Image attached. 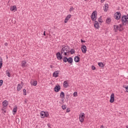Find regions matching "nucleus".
Masks as SVG:
<instances>
[{
    "label": "nucleus",
    "mask_w": 128,
    "mask_h": 128,
    "mask_svg": "<svg viewBox=\"0 0 128 128\" xmlns=\"http://www.w3.org/2000/svg\"><path fill=\"white\" fill-rule=\"evenodd\" d=\"M122 22L123 26H126V24L128 25V14L122 16Z\"/></svg>",
    "instance_id": "obj_2"
},
{
    "label": "nucleus",
    "mask_w": 128,
    "mask_h": 128,
    "mask_svg": "<svg viewBox=\"0 0 128 128\" xmlns=\"http://www.w3.org/2000/svg\"><path fill=\"white\" fill-rule=\"evenodd\" d=\"M64 99H63V100H62V102H64Z\"/></svg>",
    "instance_id": "obj_50"
},
{
    "label": "nucleus",
    "mask_w": 128,
    "mask_h": 128,
    "mask_svg": "<svg viewBox=\"0 0 128 128\" xmlns=\"http://www.w3.org/2000/svg\"><path fill=\"white\" fill-rule=\"evenodd\" d=\"M98 66H99L100 68H104V63L100 62L98 63Z\"/></svg>",
    "instance_id": "obj_22"
},
{
    "label": "nucleus",
    "mask_w": 128,
    "mask_h": 128,
    "mask_svg": "<svg viewBox=\"0 0 128 128\" xmlns=\"http://www.w3.org/2000/svg\"><path fill=\"white\" fill-rule=\"evenodd\" d=\"M58 74H60L59 70L54 72L53 73V76H54V78H58Z\"/></svg>",
    "instance_id": "obj_13"
},
{
    "label": "nucleus",
    "mask_w": 128,
    "mask_h": 128,
    "mask_svg": "<svg viewBox=\"0 0 128 128\" xmlns=\"http://www.w3.org/2000/svg\"><path fill=\"white\" fill-rule=\"evenodd\" d=\"M62 53L60 52H58L56 54V58L59 60H62Z\"/></svg>",
    "instance_id": "obj_7"
},
{
    "label": "nucleus",
    "mask_w": 128,
    "mask_h": 128,
    "mask_svg": "<svg viewBox=\"0 0 128 128\" xmlns=\"http://www.w3.org/2000/svg\"><path fill=\"white\" fill-rule=\"evenodd\" d=\"M54 90L56 92H58L59 90H60V86H56L54 88Z\"/></svg>",
    "instance_id": "obj_8"
},
{
    "label": "nucleus",
    "mask_w": 128,
    "mask_h": 128,
    "mask_svg": "<svg viewBox=\"0 0 128 128\" xmlns=\"http://www.w3.org/2000/svg\"><path fill=\"white\" fill-rule=\"evenodd\" d=\"M114 26H116V25H114Z\"/></svg>",
    "instance_id": "obj_52"
},
{
    "label": "nucleus",
    "mask_w": 128,
    "mask_h": 128,
    "mask_svg": "<svg viewBox=\"0 0 128 128\" xmlns=\"http://www.w3.org/2000/svg\"><path fill=\"white\" fill-rule=\"evenodd\" d=\"M60 96L62 98H64V92H62L60 94Z\"/></svg>",
    "instance_id": "obj_23"
},
{
    "label": "nucleus",
    "mask_w": 128,
    "mask_h": 128,
    "mask_svg": "<svg viewBox=\"0 0 128 128\" xmlns=\"http://www.w3.org/2000/svg\"><path fill=\"white\" fill-rule=\"evenodd\" d=\"M68 94H66V98H68Z\"/></svg>",
    "instance_id": "obj_44"
},
{
    "label": "nucleus",
    "mask_w": 128,
    "mask_h": 128,
    "mask_svg": "<svg viewBox=\"0 0 128 128\" xmlns=\"http://www.w3.org/2000/svg\"><path fill=\"white\" fill-rule=\"evenodd\" d=\"M123 88H126V92H128V86L124 85Z\"/></svg>",
    "instance_id": "obj_29"
},
{
    "label": "nucleus",
    "mask_w": 128,
    "mask_h": 128,
    "mask_svg": "<svg viewBox=\"0 0 128 128\" xmlns=\"http://www.w3.org/2000/svg\"><path fill=\"white\" fill-rule=\"evenodd\" d=\"M108 4H105V8H104V12H108Z\"/></svg>",
    "instance_id": "obj_24"
},
{
    "label": "nucleus",
    "mask_w": 128,
    "mask_h": 128,
    "mask_svg": "<svg viewBox=\"0 0 128 128\" xmlns=\"http://www.w3.org/2000/svg\"><path fill=\"white\" fill-rule=\"evenodd\" d=\"M120 16H122V14L120 12H116L114 16V18L116 20H118L120 18Z\"/></svg>",
    "instance_id": "obj_5"
},
{
    "label": "nucleus",
    "mask_w": 128,
    "mask_h": 128,
    "mask_svg": "<svg viewBox=\"0 0 128 128\" xmlns=\"http://www.w3.org/2000/svg\"><path fill=\"white\" fill-rule=\"evenodd\" d=\"M4 106H8V102L5 100L2 102Z\"/></svg>",
    "instance_id": "obj_19"
},
{
    "label": "nucleus",
    "mask_w": 128,
    "mask_h": 128,
    "mask_svg": "<svg viewBox=\"0 0 128 128\" xmlns=\"http://www.w3.org/2000/svg\"><path fill=\"white\" fill-rule=\"evenodd\" d=\"M74 10V8L73 6H72V7L70 8V12H72V10Z\"/></svg>",
    "instance_id": "obj_36"
},
{
    "label": "nucleus",
    "mask_w": 128,
    "mask_h": 128,
    "mask_svg": "<svg viewBox=\"0 0 128 128\" xmlns=\"http://www.w3.org/2000/svg\"><path fill=\"white\" fill-rule=\"evenodd\" d=\"M2 112L4 114H6V110H4V108H2Z\"/></svg>",
    "instance_id": "obj_35"
},
{
    "label": "nucleus",
    "mask_w": 128,
    "mask_h": 128,
    "mask_svg": "<svg viewBox=\"0 0 128 128\" xmlns=\"http://www.w3.org/2000/svg\"><path fill=\"white\" fill-rule=\"evenodd\" d=\"M62 110H66V105H62Z\"/></svg>",
    "instance_id": "obj_39"
},
{
    "label": "nucleus",
    "mask_w": 128,
    "mask_h": 128,
    "mask_svg": "<svg viewBox=\"0 0 128 128\" xmlns=\"http://www.w3.org/2000/svg\"><path fill=\"white\" fill-rule=\"evenodd\" d=\"M92 70H96V67L94 66H92Z\"/></svg>",
    "instance_id": "obj_40"
},
{
    "label": "nucleus",
    "mask_w": 128,
    "mask_h": 128,
    "mask_svg": "<svg viewBox=\"0 0 128 128\" xmlns=\"http://www.w3.org/2000/svg\"><path fill=\"white\" fill-rule=\"evenodd\" d=\"M80 58L78 56H76L74 58V60L75 62H80Z\"/></svg>",
    "instance_id": "obj_15"
},
{
    "label": "nucleus",
    "mask_w": 128,
    "mask_h": 128,
    "mask_svg": "<svg viewBox=\"0 0 128 128\" xmlns=\"http://www.w3.org/2000/svg\"><path fill=\"white\" fill-rule=\"evenodd\" d=\"M21 66H22V68H26V60H23L22 62Z\"/></svg>",
    "instance_id": "obj_14"
},
{
    "label": "nucleus",
    "mask_w": 128,
    "mask_h": 128,
    "mask_svg": "<svg viewBox=\"0 0 128 128\" xmlns=\"http://www.w3.org/2000/svg\"><path fill=\"white\" fill-rule=\"evenodd\" d=\"M64 88H68V81H64Z\"/></svg>",
    "instance_id": "obj_17"
},
{
    "label": "nucleus",
    "mask_w": 128,
    "mask_h": 128,
    "mask_svg": "<svg viewBox=\"0 0 128 128\" xmlns=\"http://www.w3.org/2000/svg\"><path fill=\"white\" fill-rule=\"evenodd\" d=\"M70 112V108H68L66 110V112Z\"/></svg>",
    "instance_id": "obj_38"
},
{
    "label": "nucleus",
    "mask_w": 128,
    "mask_h": 128,
    "mask_svg": "<svg viewBox=\"0 0 128 128\" xmlns=\"http://www.w3.org/2000/svg\"><path fill=\"white\" fill-rule=\"evenodd\" d=\"M64 62H68V64H72V57H70L69 58H67L66 57H64L63 58Z\"/></svg>",
    "instance_id": "obj_3"
},
{
    "label": "nucleus",
    "mask_w": 128,
    "mask_h": 128,
    "mask_svg": "<svg viewBox=\"0 0 128 128\" xmlns=\"http://www.w3.org/2000/svg\"><path fill=\"white\" fill-rule=\"evenodd\" d=\"M81 42H86V41H84L82 40H81Z\"/></svg>",
    "instance_id": "obj_43"
},
{
    "label": "nucleus",
    "mask_w": 128,
    "mask_h": 128,
    "mask_svg": "<svg viewBox=\"0 0 128 128\" xmlns=\"http://www.w3.org/2000/svg\"><path fill=\"white\" fill-rule=\"evenodd\" d=\"M44 114H45V112L44 111H42L40 113V116L42 118H44Z\"/></svg>",
    "instance_id": "obj_20"
},
{
    "label": "nucleus",
    "mask_w": 128,
    "mask_h": 128,
    "mask_svg": "<svg viewBox=\"0 0 128 128\" xmlns=\"http://www.w3.org/2000/svg\"><path fill=\"white\" fill-rule=\"evenodd\" d=\"M110 102L112 103L114 102V94L112 93L110 96Z\"/></svg>",
    "instance_id": "obj_10"
},
{
    "label": "nucleus",
    "mask_w": 128,
    "mask_h": 128,
    "mask_svg": "<svg viewBox=\"0 0 128 128\" xmlns=\"http://www.w3.org/2000/svg\"><path fill=\"white\" fill-rule=\"evenodd\" d=\"M44 36H46V31H44Z\"/></svg>",
    "instance_id": "obj_47"
},
{
    "label": "nucleus",
    "mask_w": 128,
    "mask_h": 128,
    "mask_svg": "<svg viewBox=\"0 0 128 128\" xmlns=\"http://www.w3.org/2000/svg\"><path fill=\"white\" fill-rule=\"evenodd\" d=\"M94 26L97 30H98V28H100V24H98V21L94 22Z\"/></svg>",
    "instance_id": "obj_11"
},
{
    "label": "nucleus",
    "mask_w": 128,
    "mask_h": 128,
    "mask_svg": "<svg viewBox=\"0 0 128 128\" xmlns=\"http://www.w3.org/2000/svg\"><path fill=\"white\" fill-rule=\"evenodd\" d=\"M110 21H111L110 18H108L106 20V24H110Z\"/></svg>",
    "instance_id": "obj_26"
},
{
    "label": "nucleus",
    "mask_w": 128,
    "mask_h": 128,
    "mask_svg": "<svg viewBox=\"0 0 128 128\" xmlns=\"http://www.w3.org/2000/svg\"><path fill=\"white\" fill-rule=\"evenodd\" d=\"M69 52H70L71 54H74L76 52V51L74 50V49H71L70 51L69 50Z\"/></svg>",
    "instance_id": "obj_25"
},
{
    "label": "nucleus",
    "mask_w": 128,
    "mask_h": 128,
    "mask_svg": "<svg viewBox=\"0 0 128 128\" xmlns=\"http://www.w3.org/2000/svg\"><path fill=\"white\" fill-rule=\"evenodd\" d=\"M119 26H120V28H122V24H120Z\"/></svg>",
    "instance_id": "obj_45"
},
{
    "label": "nucleus",
    "mask_w": 128,
    "mask_h": 128,
    "mask_svg": "<svg viewBox=\"0 0 128 128\" xmlns=\"http://www.w3.org/2000/svg\"><path fill=\"white\" fill-rule=\"evenodd\" d=\"M98 22H103L104 21H102V16H100V18H98Z\"/></svg>",
    "instance_id": "obj_32"
},
{
    "label": "nucleus",
    "mask_w": 128,
    "mask_h": 128,
    "mask_svg": "<svg viewBox=\"0 0 128 128\" xmlns=\"http://www.w3.org/2000/svg\"><path fill=\"white\" fill-rule=\"evenodd\" d=\"M70 18H72V15L70 14H68L66 18L64 20V23L66 24V22H68V20H70Z\"/></svg>",
    "instance_id": "obj_12"
},
{
    "label": "nucleus",
    "mask_w": 128,
    "mask_h": 128,
    "mask_svg": "<svg viewBox=\"0 0 128 128\" xmlns=\"http://www.w3.org/2000/svg\"><path fill=\"white\" fill-rule=\"evenodd\" d=\"M6 74L8 78H10V72H8V70L6 71Z\"/></svg>",
    "instance_id": "obj_27"
},
{
    "label": "nucleus",
    "mask_w": 128,
    "mask_h": 128,
    "mask_svg": "<svg viewBox=\"0 0 128 128\" xmlns=\"http://www.w3.org/2000/svg\"><path fill=\"white\" fill-rule=\"evenodd\" d=\"M16 6H13L11 7L10 10L11 12H14V10H16Z\"/></svg>",
    "instance_id": "obj_18"
},
{
    "label": "nucleus",
    "mask_w": 128,
    "mask_h": 128,
    "mask_svg": "<svg viewBox=\"0 0 128 128\" xmlns=\"http://www.w3.org/2000/svg\"><path fill=\"white\" fill-rule=\"evenodd\" d=\"M60 52L61 54H63L64 56H68V54L70 53V47L64 45L62 46Z\"/></svg>",
    "instance_id": "obj_1"
},
{
    "label": "nucleus",
    "mask_w": 128,
    "mask_h": 128,
    "mask_svg": "<svg viewBox=\"0 0 128 128\" xmlns=\"http://www.w3.org/2000/svg\"><path fill=\"white\" fill-rule=\"evenodd\" d=\"M73 96H78V92H74V93L73 94Z\"/></svg>",
    "instance_id": "obj_33"
},
{
    "label": "nucleus",
    "mask_w": 128,
    "mask_h": 128,
    "mask_svg": "<svg viewBox=\"0 0 128 128\" xmlns=\"http://www.w3.org/2000/svg\"><path fill=\"white\" fill-rule=\"evenodd\" d=\"M104 0H101V2H104Z\"/></svg>",
    "instance_id": "obj_46"
},
{
    "label": "nucleus",
    "mask_w": 128,
    "mask_h": 128,
    "mask_svg": "<svg viewBox=\"0 0 128 128\" xmlns=\"http://www.w3.org/2000/svg\"><path fill=\"white\" fill-rule=\"evenodd\" d=\"M82 50L83 54H86V46L82 45Z\"/></svg>",
    "instance_id": "obj_9"
},
{
    "label": "nucleus",
    "mask_w": 128,
    "mask_h": 128,
    "mask_svg": "<svg viewBox=\"0 0 128 128\" xmlns=\"http://www.w3.org/2000/svg\"><path fill=\"white\" fill-rule=\"evenodd\" d=\"M116 28L117 30L120 29V26H116Z\"/></svg>",
    "instance_id": "obj_42"
},
{
    "label": "nucleus",
    "mask_w": 128,
    "mask_h": 128,
    "mask_svg": "<svg viewBox=\"0 0 128 128\" xmlns=\"http://www.w3.org/2000/svg\"><path fill=\"white\" fill-rule=\"evenodd\" d=\"M23 92H24V96H26V89L23 90Z\"/></svg>",
    "instance_id": "obj_37"
},
{
    "label": "nucleus",
    "mask_w": 128,
    "mask_h": 128,
    "mask_svg": "<svg viewBox=\"0 0 128 128\" xmlns=\"http://www.w3.org/2000/svg\"><path fill=\"white\" fill-rule=\"evenodd\" d=\"M49 116L48 112H45L44 113V118H48Z\"/></svg>",
    "instance_id": "obj_30"
},
{
    "label": "nucleus",
    "mask_w": 128,
    "mask_h": 128,
    "mask_svg": "<svg viewBox=\"0 0 128 128\" xmlns=\"http://www.w3.org/2000/svg\"><path fill=\"white\" fill-rule=\"evenodd\" d=\"M90 17L93 22H94V20H96V11L93 12L91 14Z\"/></svg>",
    "instance_id": "obj_4"
},
{
    "label": "nucleus",
    "mask_w": 128,
    "mask_h": 128,
    "mask_svg": "<svg viewBox=\"0 0 128 128\" xmlns=\"http://www.w3.org/2000/svg\"><path fill=\"white\" fill-rule=\"evenodd\" d=\"M51 68H52V66H50Z\"/></svg>",
    "instance_id": "obj_51"
},
{
    "label": "nucleus",
    "mask_w": 128,
    "mask_h": 128,
    "mask_svg": "<svg viewBox=\"0 0 128 128\" xmlns=\"http://www.w3.org/2000/svg\"><path fill=\"white\" fill-rule=\"evenodd\" d=\"M4 46H8V42H6L4 44Z\"/></svg>",
    "instance_id": "obj_41"
},
{
    "label": "nucleus",
    "mask_w": 128,
    "mask_h": 128,
    "mask_svg": "<svg viewBox=\"0 0 128 128\" xmlns=\"http://www.w3.org/2000/svg\"><path fill=\"white\" fill-rule=\"evenodd\" d=\"M126 128H128V126H126Z\"/></svg>",
    "instance_id": "obj_49"
},
{
    "label": "nucleus",
    "mask_w": 128,
    "mask_h": 128,
    "mask_svg": "<svg viewBox=\"0 0 128 128\" xmlns=\"http://www.w3.org/2000/svg\"><path fill=\"white\" fill-rule=\"evenodd\" d=\"M84 113H80L79 115V120L80 122H84Z\"/></svg>",
    "instance_id": "obj_6"
},
{
    "label": "nucleus",
    "mask_w": 128,
    "mask_h": 128,
    "mask_svg": "<svg viewBox=\"0 0 128 128\" xmlns=\"http://www.w3.org/2000/svg\"><path fill=\"white\" fill-rule=\"evenodd\" d=\"M22 85H20V84H18V86H17V90L18 92H20V90H22Z\"/></svg>",
    "instance_id": "obj_21"
},
{
    "label": "nucleus",
    "mask_w": 128,
    "mask_h": 128,
    "mask_svg": "<svg viewBox=\"0 0 128 128\" xmlns=\"http://www.w3.org/2000/svg\"><path fill=\"white\" fill-rule=\"evenodd\" d=\"M2 84H4V81L2 80H0V86H2Z\"/></svg>",
    "instance_id": "obj_34"
},
{
    "label": "nucleus",
    "mask_w": 128,
    "mask_h": 128,
    "mask_svg": "<svg viewBox=\"0 0 128 128\" xmlns=\"http://www.w3.org/2000/svg\"><path fill=\"white\" fill-rule=\"evenodd\" d=\"M48 128H50V126L48 124Z\"/></svg>",
    "instance_id": "obj_48"
},
{
    "label": "nucleus",
    "mask_w": 128,
    "mask_h": 128,
    "mask_svg": "<svg viewBox=\"0 0 128 128\" xmlns=\"http://www.w3.org/2000/svg\"><path fill=\"white\" fill-rule=\"evenodd\" d=\"M32 86H36V84H38V82L36 81H34L32 84Z\"/></svg>",
    "instance_id": "obj_31"
},
{
    "label": "nucleus",
    "mask_w": 128,
    "mask_h": 128,
    "mask_svg": "<svg viewBox=\"0 0 128 128\" xmlns=\"http://www.w3.org/2000/svg\"><path fill=\"white\" fill-rule=\"evenodd\" d=\"M2 66V59L0 58V69Z\"/></svg>",
    "instance_id": "obj_28"
},
{
    "label": "nucleus",
    "mask_w": 128,
    "mask_h": 128,
    "mask_svg": "<svg viewBox=\"0 0 128 128\" xmlns=\"http://www.w3.org/2000/svg\"><path fill=\"white\" fill-rule=\"evenodd\" d=\"M16 112H18V106H15L12 110V112H14L13 114H14L16 113Z\"/></svg>",
    "instance_id": "obj_16"
}]
</instances>
